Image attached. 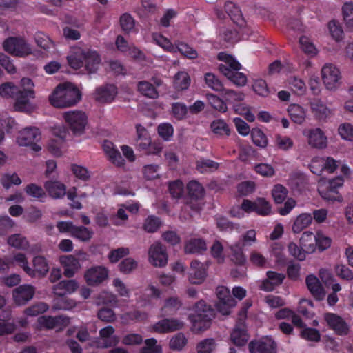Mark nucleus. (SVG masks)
<instances>
[{"label": "nucleus", "mask_w": 353, "mask_h": 353, "mask_svg": "<svg viewBox=\"0 0 353 353\" xmlns=\"http://www.w3.org/2000/svg\"><path fill=\"white\" fill-rule=\"evenodd\" d=\"M338 168L341 175L329 179L321 177L317 181L318 193L326 201L341 203L343 201L339 190L343 188L345 179L351 178L352 170L345 161H342Z\"/></svg>", "instance_id": "nucleus-1"}, {"label": "nucleus", "mask_w": 353, "mask_h": 353, "mask_svg": "<svg viewBox=\"0 0 353 353\" xmlns=\"http://www.w3.org/2000/svg\"><path fill=\"white\" fill-rule=\"evenodd\" d=\"M67 61L72 69L78 70L85 65L90 73H94L100 65L101 59L97 52L94 50L75 47L68 55Z\"/></svg>", "instance_id": "nucleus-2"}, {"label": "nucleus", "mask_w": 353, "mask_h": 353, "mask_svg": "<svg viewBox=\"0 0 353 353\" xmlns=\"http://www.w3.org/2000/svg\"><path fill=\"white\" fill-rule=\"evenodd\" d=\"M48 99L53 107L65 108L77 104L81 99V94L73 84L64 83L55 88Z\"/></svg>", "instance_id": "nucleus-3"}, {"label": "nucleus", "mask_w": 353, "mask_h": 353, "mask_svg": "<svg viewBox=\"0 0 353 353\" xmlns=\"http://www.w3.org/2000/svg\"><path fill=\"white\" fill-rule=\"evenodd\" d=\"M218 59L222 61L219 68L224 76L237 86L246 84L247 77L243 72H239L241 66L236 60L225 52H220Z\"/></svg>", "instance_id": "nucleus-4"}, {"label": "nucleus", "mask_w": 353, "mask_h": 353, "mask_svg": "<svg viewBox=\"0 0 353 353\" xmlns=\"http://www.w3.org/2000/svg\"><path fill=\"white\" fill-rule=\"evenodd\" d=\"M213 311L210 307L203 301H199L189 315L193 331L200 332L207 330L210 326Z\"/></svg>", "instance_id": "nucleus-5"}, {"label": "nucleus", "mask_w": 353, "mask_h": 353, "mask_svg": "<svg viewBox=\"0 0 353 353\" xmlns=\"http://www.w3.org/2000/svg\"><path fill=\"white\" fill-rule=\"evenodd\" d=\"M41 133L35 127H27L21 130L16 137V143L21 147H29L32 152H38L42 149Z\"/></svg>", "instance_id": "nucleus-6"}, {"label": "nucleus", "mask_w": 353, "mask_h": 353, "mask_svg": "<svg viewBox=\"0 0 353 353\" xmlns=\"http://www.w3.org/2000/svg\"><path fill=\"white\" fill-rule=\"evenodd\" d=\"M62 116L73 134L80 136L85 132L88 123V118L85 112L79 110L67 111Z\"/></svg>", "instance_id": "nucleus-7"}, {"label": "nucleus", "mask_w": 353, "mask_h": 353, "mask_svg": "<svg viewBox=\"0 0 353 353\" xmlns=\"http://www.w3.org/2000/svg\"><path fill=\"white\" fill-rule=\"evenodd\" d=\"M3 48L6 52L12 56L26 57L32 54L31 45L23 37H10L3 43Z\"/></svg>", "instance_id": "nucleus-8"}, {"label": "nucleus", "mask_w": 353, "mask_h": 353, "mask_svg": "<svg viewBox=\"0 0 353 353\" xmlns=\"http://www.w3.org/2000/svg\"><path fill=\"white\" fill-rule=\"evenodd\" d=\"M241 243H237L230 246L232 259L239 264L245 261V256L243 248L245 246H251L256 242V232L251 229L243 233L241 237Z\"/></svg>", "instance_id": "nucleus-9"}, {"label": "nucleus", "mask_w": 353, "mask_h": 353, "mask_svg": "<svg viewBox=\"0 0 353 353\" xmlns=\"http://www.w3.org/2000/svg\"><path fill=\"white\" fill-rule=\"evenodd\" d=\"M341 162L331 157H316L311 160L310 169L313 174L318 176L322 175L323 172L333 174L338 169Z\"/></svg>", "instance_id": "nucleus-10"}, {"label": "nucleus", "mask_w": 353, "mask_h": 353, "mask_svg": "<svg viewBox=\"0 0 353 353\" xmlns=\"http://www.w3.org/2000/svg\"><path fill=\"white\" fill-rule=\"evenodd\" d=\"M321 77L325 86L330 90H336L341 85V72L334 64L326 63L323 66Z\"/></svg>", "instance_id": "nucleus-11"}, {"label": "nucleus", "mask_w": 353, "mask_h": 353, "mask_svg": "<svg viewBox=\"0 0 353 353\" xmlns=\"http://www.w3.org/2000/svg\"><path fill=\"white\" fill-rule=\"evenodd\" d=\"M217 301L215 304L216 310L222 315H228L236 303L231 296L228 288L224 286H219L216 288Z\"/></svg>", "instance_id": "nucleus-12"}, {"label": "nucleus", "mask_w": 353, "mask_h": 353, "mask_svg": "<svg viewBox=\"0 0 353 353\" xmlns=\"http://www.w3.org/2000/svg\"><path fill=\"white\" fill-rule=\"evenodd\" d=\"M109 270L103 265H94L87 269L83 278L88 285L96 287L108 279Z\"/></svg>", "instance_id": "nucleus-13"}, {"label": "nucleus", "mask_w": 353, "mask_h": 353, "mask_svg": "<svg viewBox=\"0 0 353 353\" xmlns=\"http://www.w3.org/2000/svg\"><path fill=\"white\" fill-rule=\"evenodd\" d=\"M302 134L311 148L319 150L327 148V138L320 128H305Z\"/></svg>", "instance_id": "nucleus-14"}, {"label": "nucleus", "mask_w": 353, "mask_h": 353, "mask_svg": "<svg viewBox=\"0 0 353 353\" xmlns=\"http://www.w3.org/2000/svg\"><path fill=\"white\" fill-rule=\"evenodd\" d=\"M168 261L165 247L160 242H154L148 249V261L154 267H165Z\"/></svg>", "instance_id": "nucleus-15"}, {"label": "nucleus", "mask_w": 353, "mask_h": 353, "mask_svg": "<svg viewBox=\"0 0 353 353\" xmlns=\"http://www.w3.org/2000/svg\"><path fill=\"white\" fill-rule=\"evenodd\" d=\"M242 209L246 213L256 212L261 216H268L271 214L272 208L270 203L264 198L259 197L254 201L243 200Z\"/></svg>", "instance_id": "nucleus-16"}, {"label": "nucleus", "mask_w": 353, "mask_h": 353, "mask_svg": "<svg viewBox=\"0 0 353 353\" xmlns=\"http://www.w3.org/2000/svg\"><path fill=\"white\" fill-rule=\"evenodd\" d=\"M250 353H277V345L269 336L252 341L249 344Z\"/></svg>", "instance_id": "nucleus-17"}, {"label": "nucleus", "mask_w": 353, "mask_h": 353, "mask_svg": "<svg viewBox=\"0 0 353 353\" xmlns=\"http://www.w3.org/2000/svg\"><path fill=\"white\" fill-rule=\"evenodd\" d=\"M184 323L176 319H164L155 323L150 327L152 332L164 334L174 332L183 327Z\"/></svg>", "instance_id": "nucleus-18"}, {"label": "nucleus", "mask_w": 353, "mask_h": 353, "mask_svg": "<svg viewBox=\"0 0 353 353\" xmlns=\"http://www.w3.org/2000/svg\"><path fill=\"white\" fill-rule=\"evenodd\" d=\"M59 261L65 277H73L81 268L79 259L73 255L61 256Z\"/></svg>", "instance_id": "nucleus-19"}, {"label": "nucleus", "mask_w": 353, "mask_h": 353, "mask_svg": "<svg viewBox=\"0 0 353 353\" xmlns=\"http://www.w3.org/2000/svg\"><path fill=\"white\" fill-rule=\"evenodd\" d=\"M79 288V283L75 279L62 280L52 287V292L57 296L63 297L74 294Z\"/></svg>", "instance_id": "nucleus-20"}, {"label": "nucleus", "mask_w": 353, "mask_h": 353, "mask_svg": "<svg viewBox=\"0 0 353 353\" xmlns=\"http://www.w3.org/2000/svg\"><path fill=\"white\" fill-rule=\"evenodd\" d=\"M115 330L111 326H106L99 331V341L96 346L98 347H109L118 344L119 337L114 334Z\"/></svg>", "instance_id": "nucleus-21"}, {"label": "nucleus", "mask_w": 353, "mask_h": 353, "mask_svg": "<svg viewBox=\"0 0 353 353\" xmlns=\"http://www.w3.org/2000/svg\"><path fill=\"white\" fill-rule=\"evenodd\" d=\"M305 283L309 292L316 300L321 301L325 297V290L316 276L313 274L307 275Z\"/></svg>", "instance_id": "nucleus-22"}, {"label": "nucleus", "mask_w": 353, "mask_h": 353, "mask_svg": "<svg viewBox=\"0 0 353 353\" xmlns=\"http://www.w3.org/2000/svg\"><path fill=\"white\" fill-rule=\"evenodd\" d=\"M34 292L35 290L32 285H21L13 291L14 301L19 305H25L33 298Z\"/></svg>", "instance_id": "nucleus-23"}, {"label": "nucleus", "mask_w": 353, "mask_h": 353, "mask_svg": "<svg viewBox=\"0 0 353 353\" xmlns=\"http://www.w3.org/2000/svg\"><path fill=\"white\" fill-rule=\"evenodd\" d=\"M325 321L328 326L339 334H346L348 327L345 322L339 316L332 313L325 314Z\"/></svg>", "instance_id": "nucleus-24"}, {"label": "nucleus", "mask_w": 353, "mask_h": 353, "mask_svg": "<svg viewBox=\"0 0 353 353\" xmlns=\"http://www.w3.org/2000/svg\"><path fill=\"white\" fill-rule=\"evenodd\" d=\"M266 274L267 279L262 281L260 289L267 292L272 291L276 286L281 285L285 279L283 274L274 271H268Z\"/></svg>", "instance_id": "nucleus-25"}, {"label": "nucleus", "mask_w": 353, "mask_h": 353, "mask_svg": "<svg viewBox=\"0 0 353 353\" xmlns=\"http://www.w3.org/2000/svg\"><path fill=\"white\" fill-rule=\"evenodd\" d=\"M117 94V89L114 85H107L97 88L94 98L100 103L112 102Z\"/></svg>", "instance_id": "nucleus-26"}, {"label": "nucleus", "mask_w": 353, "mask_h": 353, "mask_svg": "<svg viewBox=\"0 0 353 353\" xmlns=\"http://www.w3.org/2000/svg\"><path fill=\"white\" fill-rule=\"evenodd\" d=\"M44 188L49 196L55 199H62L66 194V186L59 181H48Z\"/></svg>", "instance_id": "nucleus-27"}, {"label": "nucleus", "mask_w": 353, "mask_h": 353, "mask_svg": "<svg viewBox=\"0 0 353 353\" xmlns=\"http://www.w3.org/2000/svg\"><path fill=\"white\" fill-rule=\"evenodd\" d=\"M33 268H31L32 272L27 274L31 277H43L49 271V265L46 259L41 256H36L32 259Z\"/></svg>", "instance_id": "nucleus-28"}, {"label": "nucleus", "mask_w": 353, "mask_h": 353, "mask_svg": "<svg viewBox=\"0 0 353 353\" xmlns=\"http://www.w3.org/2000/svg\"><path fill=\"white\" fill-rule=\"evenodd\" d=\"M191 83V78L185 70L177 72L173 77L172 85L178 92L187 90Z\"/></svg>", "instance_id": "nucleus-29"}, {"label": "nucleus", "mask_w": 353, "mask_h": 353, "mask_svg": "<svg viewBox=\"0 0 353 353\" xmlns=\"http://www.w3.org/2000/svg\"><path fill=\"white\" fill-rule=\"evenodd\" d=\"M189 281L192 284H201L204 281L206 274L203 265L197 261L191 263Z\"/></svg>", "instance_id": "nucleus-30"}, {"label": "nucleus", "mask_w": 353, "mask_h": 353, "mask_svg": "<svg viewBox=\"0 0 353 353\" xmlns=\"http://www.w3.org/2000/svg\"><path fill=\"white\" fill-rule=\"evenodd\" d=\"M35 95L29 96L26 93L17 92L14 108L17 111L30 112L34 109L31 103V99H34Z\"/></svg>", "instance_id": "nucleus-31"}, {"label": "nucleus", "mask_w": 353, "mask_h": 353, "mask_svg": "<svg viewBox=\"0 0 353 353\" xmlns=\"http://www.w3.org/2000/svg\"><path fill=\"white\" fill-rule=\"evenodd\" d=\"M312 112L319 119H325L332 114V110L321 100L315 99L310 101Z\"/></svg>", "instance_id": "nucleus-32"}, {"label": "nucleus", "mask_w": 353, "mask_h": 353, "mask_svg": "<svg viewBox=\"0 0 353 353\" xmlns=\"http://www.w3.org/2000/svg\"><path fill=\"white\" fill-rule=\"evenodd\" d=\"M287 111L292 121L296 124H302L307 117V110L296 103L290 104Z\"/></svg>", "instance_id": "nucleus-33"}, {"label": "nucleus", "mask_w": 353, "mask_h": 353, "mask_svg": "<svg viewBox=\"0 0 353 353\" xmlns=\"http://www.w3.org/2000/svg\"><path fill=\"white\" fill-rule=\"evenodd\" d=\"M230 340L236 346L245 345L249 340V335L245 326L237 325L230 334Z\"/></svg>", "instance_id": "nucleus-34"}, {"label": "nucleus", "mask_w": 353, "mask_h": 353, "mask_svg": "<svg viewBox=\"0 0 353 353\" xmlns=\"http://www.w3.org/2000/svg\"><path fill=\"white\" fill-rule=\"evenodd\" d=\"M6 263H8V269L10 267L19 266L21 268L26 274H31L32 271L28 265V261L26 256L23 253H16L12 257L6 259Z\"/></svg>", "instance_id": "nucleus-35"}, {"label": "nucleus", "mask_w": 353, "mask_h": 353, "mask_svg": "<svg viewBox=\"0 0 353 353\" xmlns=\"http://www.w3.org/2000/svg\"><path fill=\"white\" fill-rule=\"evenodd\" d=\"M299 243L306 254H313L316 251L314 234L311 231H305L302 233Z\"/></svg>", "instance_id": "nucleus-36"}, {"label": "nucleus", "mask_w": 353, "mask_h": 353, "mask_svg": "<svg viewBox=\"0 0 353 353\" xmlns=\"http://www.w3.org/2000/svg\"><path fill=\"white\" fill-rule=\"evenodd\" d=\"M184 250L188 254H199L207 250V244L201 238H192L186 241Z\"/></svg>", "instance_id": "nucleus-37"}, {"label": "nucleus", "mask_w": 353, "mask_h": 353, "mask_svg": "<svg viewBox=\"0 0 353 353\" xmlns=\"http://www.w3.org/2000/svg\"><path fill=\"white\" fill-rule=\"evenodd\" d=\"M48 150L55 157H61L67 149L66 141L52 138L47 143Z\"/></svg>", "instance_id": "nucleus-38"}, {"label": "nucleus", "mask_w": 353, "mask_h": 353, "mask_svg": "<svg viewBox=\"0 0 353 353\" xmlns=\"http://www.w3.org/2000/svg\"><path fill=\"white\" fill-rule=\"evenodd\" d=\"M314 234L316 250L323 252L331 247L332 239L325 232L318 230Z\"/></svg>", "instance_id": "nucleus-39"}, {"label": "nucleus", "mask_w": 353, "mask_h": 353, "mask_svg": "<svg viewBox=\"0 0 353 353\" xmlns=\"http://www.w3.org/2000/svg\"><path fill=\"white\" fill-rule=\"evenodd\" d=\"M161 294L160 290L153 285H150L143 291L142 296L138 299L141 306H146L151 304L153 299L159 298Z\"/></svg>", "instance_id": "nucleus-40"}, {"label": "nucleus", "mask_w": 353, "mask_h": 353, "mask_svg": "<svg viewBox=\"0 0 353 353\" xmlns=\"http://www.w3.org/2000/svg\"><path fill=\"white\" fill-rule=\"evenodd\" d=\"M0 183L5 189L8 190L12 186L20 185L22 183V180L16 172H8L1 175Z\"/></svg>", "instance_id": "nucleus-41"}, {"label": "nucleus", "mask_w": 353, "mask_h": 353, "mask_svg": "<svg viewBox=\"0 0 353 353\" xmlns=\"http://www.w3.org/2000/svg\"><path fill=\"white\" fill-rule=\"evenodd\" d=\"M312 222V216L310 213H303L299 214L294 221L292 231L294 233H299L305 228L311 225Z\"/></svg>", "instance_id": "nucleus-42"}, {"label": "nucleus", "mask_w": 353, "mask_h": 353, "mask_svg": "<svg viewBox=\"0 0 353 353\" xmlns=\"http://www.w3.org/2000/svg\"><path fill=\"white\" fill-rule=\"evenodd\" d=\"M343 21L347 28H353V1H345L341 8Z\"/></svg>", "instance_id": "nucleus-43"}, {"label": "nucleus", "mask_w": 353, "mask_h": 353, "mask_svg": "<svg viewBox=\"0 0 353 353\" xmlns=\"http://www.w3.org/2000/svg\"><path fill=\"white\" fill-rule=\"evenodd\" d=\"M7 242L9 245L17 250H27L30 247L28 239L19 234L10 236Z\"/></svg>", "instance_id": "nucleus-44"}, {"label": "nucleus", "mask_w": 353, "mask_h": 353, "mask_svg": "<svg viewBox=\"0 0 353 353\" xmlns=\"http://www.w3.org/2000/svg\"><path fill=\"white\" fill-rule=\"evenodd\" d=\"M211 130L218 137L229 136L230 128L223 119H216L211 123Z\"/></svg>", "instance_id": "nucleus-45"}, {"label": "nucleus", "mask_w": 353, "mask_h": 353, "mask_svg": "<svg viewBox=\"0 0 353 353\" xmlns=\"http://www.w3.org/2000/svg\"><path fill=\"white\" fill-rule=\"evenodd\" d=\"M225 10L231 19L236 23L241 26L243 22L241 11L233 2H227L225 5Z\"/></svg>", "instance_id": "nucleus-46"}, {"label": "nucleus", "mask_w": 353, "mask_h": 353, "mask_svg": "<svg viewBox=\"0 0 353 353\" xmlns=\"http://www.w3.org/2000/svg\"><path fill=\"white\" fill-rule=\"evenodd\" d=\"M329 34L336 42H341L344 39V32L339 22L332 20L327 23Z\"/></svg>", "instance_id": "nucleus-47"}, {"label": "nucleus", "mask_w": 353, "mask_h": 353, "mask_svg": "<svg viewBox=\"0 0 353 353\" xmlns=\"http://www.w3.org/2000/svg\"><path fill=\"white\" fill-rule=\"evenodd\" d=\"M94 234L92 229L85 226H75V228L72 233V237L77 239L81 242L90 241Z\"/></svg>", "instance_id": "nucleus-48"}, {"label": "nucleus", "mask_w": 353, "mask_h": 353, "mask_svg": "<svg viewBox=\"0 0 353 353\" xmlns=\"http://www.w3.org/2000/svg\"><path fill=\"white\" fill-rule=\"evenodd\" d=\"M136 21L131 14L124 13L120 17V26L125 33H136L137 30L135 26Z\"/></svg>", "instance_id": "nucleus-49"}, {"label": "nucleus", "mask_w": 353, "mask_h": 353, "mask_svg": "<svg viewBox=\"0 0 353 353\" xmlns=\"http://www.w3.org/2000/svg\"><path fill=\"white\" fill-rule=\"evenodd\" d=\"M181 303L176 296L170 297L165 300L161 311L163 315H168L176 312L181 307Z\"/></svg>", "instance_id": "nucleus-50"}, {"label": "nucleus", "mask_w": 353, "mask_h": 353, "mask_svg": "<svg viewBox=\"0 0 353 353\" xmlns=\"http://www.w3.org/2000/svg\"><path fill=\"white\" fill-rule=\"evenodd\" d=\"M152 39L157 45L162 48L164 50L175 53V50L176 49V48H175L176 43H172L170 39L163 35L158 33H154L152 34Z\"/></svg>", "instance_id": "nucleus-51"}, {"label": "nucleus", "mask_w": 353, "mask_h": 353, "mask_svg": "<svg viewBox=\"0 0 353 353\" xmlns=\"http://www.w3.org/2000/svg\"><path fill=\"white\" fill-rule=\"evenodd\" d=\"M274 145L277 150L286 152L293 148L294 141L288 136L276 134Z\"/></svg>", "instance_id": "nucleus-52"}, {"label": "nucleus", "mask_w": 353, "mask_h": 353, "mask_svg": "<svg viewBox=\"0 0 353 353\" xmlns=\"http://www.w3.org/2000/svg\"><path fill=\"white\" fill-rule=\"evenodd\" d=\"M299 46L301 50L310 57H315L319 52L311 39L305 36L299 39Z\"/></svg>", "instance_id": "nucleus-53"}, {"label": "nucleus", "mask_w": 353, "mask_h": 353, "mask_svg": "<svg viewBox=\"0 0 353 353\" xmlns=\"http://www.w3.org/2000/svg\"><path fill=\"white\" fill-rule=\"evenodd\" d=\"M289 88L295 94L303 95L306 91L305 82L296 77H290L287 81Z\"/></svg>", "instance_id": "nucleus-54"}, {"label": "nucleus", "mask_w": 353, "mask_h": 353, "mask_svg": "<svg viewBox=\"0 0 353 353\" xmlns=\"http://www.w3.org/2000/svg\"><path fill=\"white\" fill-rule=\"evenodd\" d=\"M175 52H179L184 57L188 59H195L198 57L197 51L187 43L178 41L176 43Z\"/></svg>", "instance_id": "nucleus-55"}, {"label": "nucleus", "mask_w": 353, "mask_h": 353, "mask_svg": "<svg viewBox=\"0 0 353 353\" xmlns=\"http://www.w3.org/2000/svg\"><path fill=\"white\" fill-rule=\"evenodd\" d=\"M137 89L139 92L148 98L156 99L159 96V93L154 85L145 81L139 82Z\"/></svg>", "instance_id": "nucleus-56"}, {"label": "nucleus", "mask_w": 353, "mask_h": 353, "mask_svg": "<svg viewBox=\"0 0 353 353\" xmlns=\"http://www.w3.org/2000/svg\"><path fill=\"white\" fill-rule=\"evenodd\" d=\"M204 81L206 85L214 91L223 92L224 90L222 83L213 73H205L204 74Z\"/></svg>", "instance_id": "nucleus-57"}, {"label": "nucleus", "mask_w": 353, "mask_h": 353, "mask_svg": "<svg viewBox=\"0 0 353 353\" xmlns=\"http://www.w3.org/2000/svg\"><path fill=\"white\" fill-rule=\"evenodd\" d=\"M26 193L38 201H43L46 197V193L41 186L35 183H30L25 188Z\"/></svg>", "instance_id": "nucleus-58"}, {"label": "nucleus", "mask_w": 353, "mask_h": 353, "mask_svg": "<svg viewBox=\"0 0 353 353\" xmlns=\"http://www.w3.org/2000/svg\"><path fill=\"white\" fill-rule=\"evenodd\" d=\"M112 286L119 296L123 298H129L130 296V288L121 279H114L112 281Z\"/></svg>", "instance_id": "nucleus-59"}, {"label": "nucleus", "mask_w": 353, "mask_h": 353, "mask_svg": "<svg viewBox=\"0 0 353 353\" xmlns=\"http://www.w3.org/2000/svg\"><path fill=\"white\" fill-rule=\"evenodd\" d=\"M206 99L211 107L220 112H225L228 110L226 103L219 97L214 94H207Z\"/></svg>", "instance_id": "nucleus-60"}, {"label": "nucleus", "mask_w": 353, "mask_h": 353, "mask_svg": "<svg viewBox=\"0 0 353 353\" xmlns=\"http://www.w3.org/2000/svg\"><path fill=\"white\" fill-rule=\"evenodd\" d=\"M187 190L190 197L196 199L204 196L203 187L196 181H191L187 185Z\"/></svg>", "instance_id": "nucleus-61"}, {"label": "nucleus", "mask_w": 353, "mask_h": 353, "mask_svg": "<svg viewBox=\"0 0 353 353\" xmlns=\"http://www.w3.org/2000/svg\"><path fill=\"white\" fill-rule=\"evenodd\" d=\"M338 134L343 140L353 142V123L345 122L340 124Z\"/></svg>", "instance_id": "nucleus-62"}, {"label": "nucleus", "mask_w": 353, "mask_h": 353, "mask_svg": "<svg viewBox=\"0 0 353 353\" xmlns=\"http://www.w3.org/2000/svg\"><path fill=\"white\" fill-rule=\"evenodd\" d=\"M233 110L235 113L241 115L249 122H253L255 120V116L252 112L251 108L245 103L234 105Z\"/></svg>", "instance_id": "nucleus-63"}, {"label": "nucleus", "mask_w": 353, "mask_h": 353, "mask_svg": "<svg viewBox=\"0 0 353 353\" xmlns=\"http://www.w3.org/2000/svg\"><path fill=\"white\" fill-rule=\"evenodd\" d=\"M251 137L254 145L260 148H265L268 141L266 135L259 128H253L251 130Z\"/></svg>", "instance_id": "nucleus-64"}]
</instances>
